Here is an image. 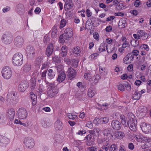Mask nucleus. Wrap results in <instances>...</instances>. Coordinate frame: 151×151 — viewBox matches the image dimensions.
<instances>
[{"instance_id":"obj_1","label":"nucleus","mask_w":151,"mask_h":151,"mask_svg":"<svg viewBox=\"0 0 151 151\" xmlns=\"http://www.w3.org/2000/svg\"><path fill=\"white\" fill-rule=\"evenodd\" d=\"M135 139L138 142H142V140L146 142L141 145L142 149L151 147V139L149 137H145L140 133H137L134 136Z\"/></svg>"},{"instance_id":"obj_2","label":"nucleus","mask_w":151,"mask_h":151,"mask_svg":"<svg viewBox=\"0 0 151 151\" xmlns=\"http://www.w3.org/2000/svg\"><path fill=\"white\" fill-rule=\"evenodd\" d=\"M129 119L128 121V126L130 129L133 131L136 130L137 121L135 118L134 115L132 113H129L127 115Z\"/></svg>"},{"instance_id":"obj_3","label":"nucleus","mask_w":151,"mask_h":151,"mask_svg":"<svg viewBox=\"0 0 151 151\" xmlns=\"http://www.w3.org/2000/svg\"><path fill=\"white\" fill-rule=\"evenodd\" d=\"M6 101L7 104L10 106H14L17 104L18 100L15 97L14 92L11 91L8 93Z\"/></svg>"},{"instance_id":"obj_4","label":"nucleus","mask_w":151,"mask_h":151,"mask_svg":"<svg viewBox=\"0 0 151 151\" xmlns=\"http://www.w3.org/2000/svg\"><path fill=\"white\" fill-rule=\"evenodd\" d=\"M73 35L72 29L68 28L65 29L63 35H61L59 37V42L60 43H63L65 42V40H68Z\"/></svg>"},{"instance_id":"obj_5","label":"nucleus","mask_w":151,"mask_h":151,"mask_svg":"<svg viewBox=\"0 0 151 151\" xmlns=\"http://www.w3.org/2000/svg\"><path fill=\"white\" fill-rule=\"evenodd\" d=\"M23 56L20 53H17L14 54L12 58L13 64L16 66H20L23 63Z\"/></svg>"},{"instance_id":"obj_6","label":"nucleus","mask_w":151,"mask_h":151,"mask_svg":"<svg viewBox=\"0 0 151 151\" xmlns=\"http://www.w3.org/2000/svg\"><path fill=\"white\" fill-rule=\"evenodd\" d=\"M49 87L48 88L47 94L51 97L55 96L58 93V90L56 86L52 83H48Z\"/></svg>"},{"instance_id":"obj_7","label":"nucleus","mask_w":151,"mask_h":151,"mask_svg":"<svg viewBox=\"0 0 151 151\" xmlns=\"http://www.w3.org/2000/svg\"><path fill=\"white\" fill-rule=\"evenodd\" d=\"M2 75L5 79H9L12 75V70L9 67H4L2 70Z\"/></svg>"},{"instance_id":"obj_8","label":"nucleus","mask_w":151,"mask_h":151,"mask_svg":"<svg viewBox=\"0 0 151 151\" xmlns=\"http://www.w3.org/2000/svg\"><path fill=\"white\" fill-rule=\"evenodd\" d=\"M147 112V108L144 106H141L138 108L137 114L140 118H142L145 117Z\"/></svg>"},{"instance_id":"obj_9","label":"nucleus","mask_w":151,"mask_h":151,"mask_svg":"<svg viewBox=\"0 0 151 151\" xmlns=\"http://www.w3.org/2000/svg\"><path fill=\"white\" fill-rule=\"evenodd\" d=\"M13 39L12 35L10 33H6L2 35L1 40L5 44H9L12 42Z\"/></svg>"},{"instance_id":"obj_10","label":"nucleus","mask_w":151,"mask_h":151,"mask_svg":"<svg viewBox=\"0 0 151 151\" xmlns=\"http://www.w3.org/2000/svg\"><path fill=\"white\" fill-rule=\"evenodd\" d=\"M23 143L27 148L31 149L34 147L35 145L34 141L33 139L27 137L24 140Z\"/></svg>"},{"instance_id":"obj_11","label":"nucleus","mask_w":151,"mask_h":151,"mask_svg":"<svg viewBox=\"0 0 151 151\" xmlns=\"http://www.w3.org/2000/svg\"><path fill=\"white\" fill-rule=\"evenodd\" d=\"M140 127L142 131L145 134H148L151 132V125L145 122L141 123Z\"/></svg>"},{"instance_id":"obj_12","label":"nucleus","mask_w":151,"mask_h":151,"mask_svg":"<svg viewBox=\"0 0 151 151\" xmlns=\"http://www.w3.org/2000/svg\"><path fill=\"white\" fill-rule=\"evenodd\" d=\"M17 114L19 119H23L27 118V112L25 109L22 108L19 109L18 111Z\"/></svg>"},{"instance_id":"obj_13","label":"nucleus","mask_w":151,"mask_h":151,"mask_svg":"<svg viewBox=\"0 0 151 151\" xmlns=\"http://www.w3.org/2000/svg\"><path fill=\"white\" fill-rule=\"evenodd\" d=\"M67 73L69 78L71 80L75 77L76 72V71L73 68L69 67L68 70L67 71Z\"/></svg>"},{"instance_id":"obj_14","label":"nucleus","mask_w":151,"mask_h":151,"mask_svg":"<svg viewBox=\"0 0 151 151\" xmlns=\"http://www.w3.org/2000/svg\"><path fill=\"white\" fill-rule=\"evenodd\" d=\"M112 131L110 129L104 130L103 131V134L108 139L113 140V136L112 134Z\"/></svg>"},{"instance_id":"obj_15","label":"nucleus","mask_w":151,"mask_h":151,"mask_svg":"<svg viewBox=\"0 0 151 151\" xmlns=\"http://www.w3.org/2000/svg\"><path fill=\"white\" fill-rule=\"evenodd\" d=\"M9 139L4 136H0V145L2 147L6 146L9 142Z\"/></svg>"},{"instance_id":"obj_16","label":"nucleus","mask_w":151,"mask_h":151,"mask_svg":"<svg viewBox=\"0 0 151 151\" xmlns=\"http://www.w3.org/2000/svg\"><path fill=\"white\" fill-rule=\"evenodd\" d=\"M112 127L114 129L116 130L119 129L121 127V124L117 120H114L112 121L111 123Z\"/></svg>"},{"instance_id":"obj_17","label":"nucleus","mask_w":151,"mask_h":151,"mask_svg":"<svg viewBox=\"0 0 151 151\" xmlns=\"http://www.w3.org/2000/svg\"><path fill=\"white\" fill-rule=\"evenodd\" d=\"M14 41V45L18 47H20L22 46L24 42L23 38L20 36L17 37L15 38Z\"/></svg>"},{"instance_id":"obj_18","label":"nucleus","mask_w":151,"mask_h":151,"mask_svg":"<svg viewBox=\"0 0 151 151\" xmlns=\"http://www.w3.org/2000/svg\"><path fill=\"white\" fill-rule=\"evenodd\" d=\"M7 116L10 121H12L14 116L15 112L14 109L13 108L8 109L7 110Z\"/></svg>"},{"instance_id":"obj_19","label":"nucleus","mask_w":151,"mask_h":151,"mask_svg":"<svg viewBox=\"0 0 151 151\" xmlns=\"http://www.w3.org/2000/svg\"><path fill=\"white\" fill-rule=\"evenodd\" d=\"M133 58L134 56L129 54L123 59V62L125 64H129L131 63Z\"/></svg>"},{"instance_id":"obj_20","label":"nucleus","mask_w":151,"mask_h":151,"mask_svg":"<svg viewBox=\"0 0 151 151\" xmlns=\"http://www.w3.org/2000/svg\"><path fill=\"white\" fill-rule=\"evenodd\" d=\"M53 45L52 44H49L47 46L46 49V54L48 56L51 55L53 51Z\"/></svg>"},{"instance_id":"obj_21","label":"nucleus","mask_w":151,"mask_h":151,"mask_svg":"<svg viewBox=\"0 0 151 151\" xmlns=\"http://www.w3.org/2000/svg\"><path fill=\"white\" fill-rule=\"evenodd\" d=\"M84 78L86 79L91 82V84L92 86L95 85L96 83H95L94 79H93V77H92L91 75L88 73H86L84 75Z\"/></svg>"},{"instance_id":"obj_22","label":"nucleus","mask_w":151,"mask_h":151,"mask_svg":"<svg viewBox=\"0 0 151 151\" xmlns=\"http://www.w3.org/2000/svg\"><path fill=\"white\" fill-rule=\"evenodd\" d=\"M86 138L87 139V141L86 142V145L90 146L94 145V140L93 138H92L91 135H88L86 137Z\"/></svg>"},{"instance_id":"obj_23","label":"nucleus","mask_w":151,"mask_h":151,"mask_svg":"<svg viewBox=\"0 0 151 151\" xmlns=\"http://www.w3.org/2000/svg\"><path fill=\"white\" fill-rule=\"evenodd\" d=\"M26 51L28 56H30L35 54V49L33 47L31 46H28L27 47Z\"/></svg>"},{"instance_id":"obj_24","label":"nucleus","mask_w":151,"mask_h":151,"mask_svg":"<svg viewBox=\"0 0 151 151\" xmlns=\"http://www.w3.org/2000/svg\"><path fill=\"white\" fill-rule=\"evenodd\" d=\"M27 87L28 86L27 83L21 82L19 86L18 89L20 91L24 92L27 88Z\"/></svg>"},{"instance_id":"obj_25","label":"nucleus","mask_w":151,"mask_h":151,"mask_svg":"<svg viewBox=\"0 0 151 151\" xmlns=\"http://www.w3.org/2000/svg\"><path fill=\"white\" fill-rule=\"evenodd\" d=\"M65 78L66 75L64 72H60L58 76L57 81L59 82H62L65 79Z\"/></svg>"},{"instance_id":"obj_26","label":"nucleus","mask_w":151,"mask_h":151,"mask_svg":"<svg viewBox=\"0 0 151 151\" xmlns=\"http://www.w3.org/2000/svg\"><path fill=\"white\" fill-rule=\"evenodd\" d=\"M73 6V4L71 0H69L68 1L65 3L64 6V7L65 10H68V9L72 8Z\"/></svg>"},{"instance_id":"obj_27","label":"nucleus","mask_w":151,"mask_h":151,"mask_svg":"<svg viewBox=\"0 0 151 151\" xmlns=\"http://www.w3.org/2000/svg\"><path fill=\"white\" fill-rule=\"evenodd\" d=\"M67 47L66 46L64 45L63 46L61 50V52L60 54V56L64 57L66 56L67 54Z\"/></svg>"},{"instance_id":"obj_28","label":"nucleus","mask_w":151,"mask_h":151,"mask_svg":"<svg viewBox=\"0 0 151 151\" xmlns=\"http://www.w3.org/2000/svg\"><path fill=\"white\" fill-rule=\"evenodd\" d=\"M62 124L59 120H57L54 124L55 129L57 130H61L62 128Z\"/></svg>"},{"instance_id":"obj_29","label":"nucleus","mask_w":151,"mask_h":151,"mask_svg":"<svg viewBox=\"0 0 151 151\" xmlns=\"http://www.w3.org/2000/svg\"><path fill=\"white\" fill-rule=\"evenodd\" d=\"M31 68V65L30 64L26 63L23 66L22 69L25 72H28L29 71Z\"/></svg>"},{"instance_id":"obj_30","label":"nucleus","mask_w":151,"mask_h":151,"mask_svg":"<svg viewBox=\"0 0 151 151\" xmlns=\"http://www.w3.org/2000/svg\"><path fill=\"white\" fill-rule=\"evenodd\" d=\"M80 48L79 46H77L73 49V52L74 54L77 56H79L81 53Z\"/></svg>"},{"instance_id":"obj_31","label":"nucleus","mask_w":151,"mask_h":151,"mask_svg":"<svg viewBox=\"0 0 151 151\" xmlns=\"http://www.w3.org/2000/svg\"><path fill=\"white\" fill-rule=\"evenodd\" d=\"M115 136L119 139H121L124 137V134L122 132H115Z\"/></svg>"},{"instance_id":"obj_32","label":"nucleus","mask_w":151,"mask_h":151,"mask_svg":"<svg viewBox=\"0 0 151 151\" xmlns=\"http://www.w3.org/2000/svg\"><path fill=\"white\" fill-rule=\"evenodd\" d=\"M6 117L4 114L0 113V124H3L6 121Z\"/></svg>"},{"instance_id":"obj_33","label":"nucleus","mask_w":151,"mask_h":151,"mask_svg":"<svg viewBox=\"0 0 151 151\" xmlns=\"http://www.w3.org/2000/svg\"><path fill=\"white\" fill-rule=\"evenodd\" d=\"M141 96V94L139 92L135 91L133 96V99L137 100H139Z\"/></svg>"},{"instance_id":"obj_34","label":"nucleus","mask_w":151,"mask_h":151,"mask_svg":"<svg viewBox=\"0 0 151 151\" xmlns=\"http://www.w3.org/2000/svg\"><path fill=\"white\" fill-rule=\"evenodd\" d=\"M127 24V23L125 20L122 19L119 21L118 26L121 28H124Z\"/></svg>"},{"instance_id":"obj_35","label":"nucleus","mask_w":151,"mask_h":151,"mask_svg":"<svg viewBox=\"0 0 151 151\" xmlns=\"http://www.w3.org/2000/svg\"><path fill=\"white\" fill-rule=\"evenodd\" d=\"M95 91L93 88H89L88 91V95L91 98L94 95Z\"/></svg>"},{"instance_id":"obj_36","label":"nucleus","mask_w":151,"mask_h":151,"mask_svg":"<svg viewBox=\"0 0 151 151\" xmlns=\"http://www.w3.org/2000/svg\"><path fill=\"white\" fill-rule=\"evenodd\" d=\"M16 9L17 12H19L24 11V7L23 4H19L17 5Z\"/></svg>"},{"instance_id":"obj_37","label":"nucleus","mask_w":151,"mask_h":151,"mask_svg":"<svg viewBox=\"0 0 151 151\" xmlns=\"http://www.w3.org/2000/svg\"><path fill=\"white\" fill-rule=\"evenodd\" d=\"M47 75L50 79L53 78L55 76V73L53 70L52 69H49L48 71Z\"/></svg>"},{"instance_id":"obj_38","label":"nucleus","mask_w":151,"mask_h":151,"mask_svg":"<svg viewBox=\"0 0 151 151\" xmlns=\"http://www.w3.org/2000/svg\"><path fill=\"white\" fill-rule=\"evenodd\" d=\"M100 131V129L99 128H96L92 130L89 131V133L90 134H92L93 135H95L96 133H99Z\"/></svg>"},{"instance_id":"obj_39","label":"nucleus","mask_w":151,"mask_h":151,"mask_svg":"<svg viewBox=\"0 0 151 151\" xmlns=\"http://www.w3.org/2000/svg\"><path fill=\"white\" fill-rule=\"evenodd\" d=\"M140 50H145L146 51H148L149 50V48L147 45L143 44L140 46Z\"/></svg>"},{"instance_id":"obj_40","label":"nucleus","mask_w":151,"mask_h":151,"mask_svg":"<svg viewBox=\"0 0 151 151\" xmlns=\"http://www.w3.org/2000/svg\"><path fill=\"white\" fill-rule=\"evenodd\" d=\"M138 33L139 35L140 36L144 37V39H146L147 38V35L145 32L143 30H139L138 31Z\"/></svg>"},{"instance_id":"obj_41","label":"nucleus","mask_w":151,"mask_h":151,"mask_svg":"<svg viewBox=\"0 0 151 151\" xmlns=\"http://www.w3.org/2000/svg\"><path fill=\"white\" fill-rule=\"evenodd\" d=\"M107 47L105 44H101L99 48V50L100 52H103L105 51Z\"/></svg>"},{"instance_id":"obj_42","label":"nucleus","mask_w":151,"mask_h":151,"mask_svg":"<svg viewBox=\"0 0 151 151\" xmlns=\"http://www.w3.org/2000/svg\"><path fill=\"white\" fill-rule=\"evenodd\" d=\"M130 43L133 46L136 47L139 45V42L137 40H133L131 41Z\"/></svg>"},{"instance_id":"obj_43","label":"nucleus","mask_w":151,"mask_h":151,"mask_svg":"<svg viewBox=\"0 0 151 151\" xmlns=\"http://www.w3.org/2000/svg\"><path fill=\"white\" fill-rule=\"evenodd\" d=\"M101 122H102V123L105 124L107 123L109 120V118L108 117H101L100 118Z\"/></svg>"},{"instance_id":"obj_44","label":"nucleus","mask_w":151,"mask_h":151,"mask_svg":"<svg viewBox=\"0 0 151 151\" xmlns=\"http://www.w3.org/2000/svg\"><path fill=\"white\" fill-rule=\"evenodd\" d=\"M93 123L96 125H98L101 122L100 118H95L93 122Z\"/></svg>"},{"instance_id":"obj_45","label":"nucleus","mask_w":151,"mask_h":151,"mask_svg":"<svg viewBox=\"0 0 151 151\" xmlns=\"http://www.w3.org/2000/svg\"><path fill=\"white\" fill-rule=\"evenodd\" d=\"M100 76L99 75H96V76L93 77V79H94L95 82L97 83L98 82L99 80L100 79Z\"/></svg>"},{"instance_id":"obj_46","label":"nucleus","mask_w":151,"mask_h":151,"mask_svg":"<svg viewBox=\"0 0 151 151\" xmlns=\"http://www.w3.org/2000/svg\"><path fill=\"white\" fill-rule=\"evenodd\" d=\"M72 63L74 68H76L78 65V61L75 59H73L72 60Z\"/></svg>"},{"instance_id":"obj_47","label":"nucleus","mask_w":151,"mask_h":151,"mask_svg":"<svg viewBox=\"0 0 151 151\" xmlns=\"http://www.w3.org/2000/svg\"><path fill=\"white\" fill-rule=\"evenodd\" d=\"M117 148L116 146L115 145L113 144L109 148L110 151H116L117 149Z\"/></svg>"},{"instance_id":"obj_48","label":"nucleus","mask_w":151,"mask_h":151,"mask_svg":"<svg viewBox=\"0 0 151 151\" xmlns=\"http://www.w3.org/2000/svg\"><path fill=\"white\" fill-rule=\"evenodd\" d=\"M68 116L69 119H71L72 120H74L75 119L77 118V116L76 115H72L71 114H68Z\"/></svg>"},{"instance_id":"obj_49","label":"nucleus","mask_w":151,"mask_h":151,"mask_svg":"<svg viewBox=\"0 0 151 151\" xmlns=\"http://www.w3.org/2000/svg\"><path fill=\"white\" fill-rule=\"evenodd\" d=\"M57 35V31L56 29L53 28L52 32V36L53 38L56 37Z\"/></svg>"},{"instance_id":"obj_50","label":"nucleus","mask_w":151,"mask_h":151,"mask_svg":"<svg viewBox=\"0 0 151 151\" xmlns=\"http://www.w3.org/2000/svg\"><path fill=\"white\" fill-rule=\"evenodd\" d=\"M66 21L64 19H63L61 21L60 23V28H62L64 27L66 24Z\"/></svg>"},{"instance_id":"obj_51","label":"nucleus","mask_w":151,"mask_h":151,"mask_svg":"<svg viewBox=\"0 0 151 151\" xmlns=\"http://www.w3.org/2000/svg\"><path fill=\"white\" fill-rule=\"evenodd\" d=\"M41 58L40 57L37 58L35 61V64L37 65H39L41 63Z\"/></svg>"},{"instance_id":"obj_52","label":"nucleus","mask_w":151,"mask_h":151,"mask_svg":"<svg viewBox=\"0 0 151 151\" xmlns=\"http://www.w3.org/2000/svg\"><path fill=\"white\" fill-rule=\"evenodd\" d=\"M118 89L121 91H124V86L121 84H119L117 86Z\"/></svg>"},{"instance_id":"obj_53","label":"nucleus","mask_w":151,"mask_h":151,"mask_svg":"<svg viewBox=\"0 0 151 151\" xmlns=\"http://www.w3.org/2000/svg\"><path fill=\"white\" fill-rule=\"evenodd\" d=\"M50 41L49 37L47 35H46L44 36L43 40L44 42L45 43H47L48 42Z\"/></svg>"},{"instance_id":"obj_54","label":"nucleus","mask_w":151,"mask_h":151,"mask_svg":"<svg viewBox=\"0 0 151 151\" xmlns=\"http://www.w3.org/2000/svg\"><path fill=\"white\" fill-rule=\"evenodd\" d=\"M41 123L42 126L44 127L47 128L49 126V124L46 121H43Z\"/></svg>"},{"instance_id":"obj_55","label":"nucleus","mask_w":151,"mask_h":151,"mask_svg":"<svg viewBox=\"0 0 151 151\" xmlns=\"http://www.w3.org/2000/svg\"><path fill=\"white\" fill-rule=\"evenodd\" d=\"M48 63L45 62L43 64L42 67L41 68V69L43 70L44 69L48 67Z\"/></svg>"},{"instance_id":"obj_56","label":"nucleus","mask_w":151,"mask_h":151,"mask_svg":"<svg viewBox=\"0 0 151 151\" xmlns=\"http://www.w3.org/2000/svg\"><path fill=\"white\" fill-rule=\"evenodd\" d=\"M130 45L128 42L127 41L126 42H124L122 45V47L123 48H125L127 47H129Z\"/></svg>"},{"instance_id":"obj_57","label":"nucleus","mask_w":151,"mask_h":151,"mask_svg":"<svg viewBox=\"0 0 151 151\" xmlns=\"http://www.w3.org/2000/svg\"><path fill=\"white\" fill-rule=\"evenodd\" d=\"M121 122L122 124L126 127L128 125V122H127V119L121 120Z\"/></svg>"},{"instance_id":"obj_58","label":"nucleus","mask_w":151,"mask_h":151,"mask_svg":"<svg viewBox=\"0 0 151 151\" xmlns=\"http://www.w3.org/2000/svg\"><path fill=\"white\" fill-rule=\"evenodd\" d=\"M98 54L96 53H94L91 55L89 57L90 59H95V58L97 56Z\"/></svg>"},{"instance_id":"obj_59","label":"nucleus","mask_w":151,"mask_h":151,"mask_svg":"<svg viewBox=\"0 0 151 151\" xmlns=\"http://www.w3.org/2000/svg\"><path fill=\"white\" fill-rule=\"evenodd\" d=\"M132 53L134 55L137 56L138 55L139 51L137 50H134L132 52Z\"/></svg>"},{"instance_id":"obj_60","label":"nucleus","mask_w":151,"mask_h":151,"mask_svg":"<svg viewBox=\"0 0 151 151\" xmlns=\"http://www.w3.org/2000/svg\"><path fill=\"white\" fill-rule=\"evenodd\" d=\"M30 97L32 100L37 99V96L32 93H31L30 95Z\"/></svg>"},{"instance_id":"obj_61","label":"nucleus","mask_w":151,"mask_h":151,"mask_svg":"<svg viewBox=\"0 0 151 151\" xmlns=\"http://www.w3.org/2000/svg\"><path fill=\"white\" fill-rule=\"evenodd\" d=\"M77 85L79 88H83L85 87V85H83L82 83L81 82H79L77 83Z\"/></svg>"},{"instance_id":"obj_62","label":"nucleus","mask_w":151,"mask_h":151,"mask_svg":"<svg viewBox=\"0 0 151 151\" xmlns=\"http://www.w3.org/2000/svg\"><path fill=\"white\" fill-rule=\"evenodd\" d=\"M134 148V146L132 143H130L128 144V148L131 150H133Z\"/></svg>"},{"instance_id":"obj_63","label":"nucleus","mask_w":151,"mask_h":151,"mask_svg":"<svg viewBox=\"0 0 151 151\" xmlns=\"http://www.w3.org/2000/svg\"><path fill=\"white\" fill-rule=\"evenodd\" d=\"M86 126L89 128H91L93 127V124L92 123L88 122L86 125Z\"/></svg>"},{"instance_id":"obj_64","label":"nucleus","mask_w":151,"mask_h":151,"mask_svg":"<svg viewBox=\"0 0 151 151\" xmlns=\"http://www.w3.org/2000/svg\"><path fill=\"white\" fill-rule=\"evenodd\" d=\"M88 150L90 151H96L97 148L96 147H91L88 148Z\"/></svg>"}]
</instances>
